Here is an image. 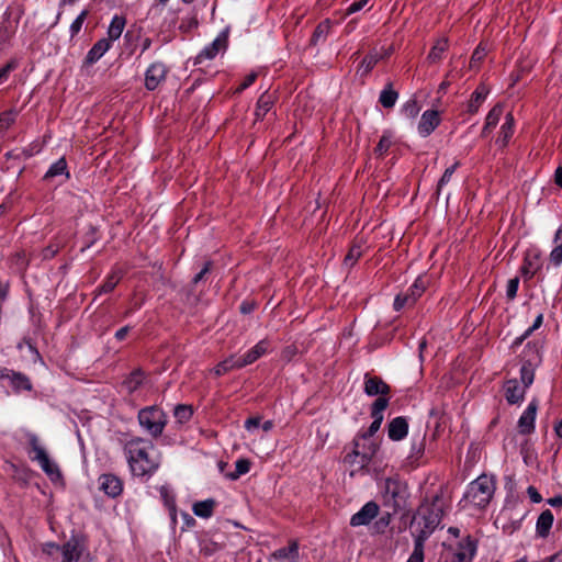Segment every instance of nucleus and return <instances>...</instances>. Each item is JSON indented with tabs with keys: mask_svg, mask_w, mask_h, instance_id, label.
<instances>
[{
	"mask_svg": "<svg viewBox=\"0 0 562 562\" xmlns=\"http://www.w3.org/2000/svg\"><path fill=\"white\" fill-rule=\"evenodd\" d=\"M381 58L382 56L378 52H371L361 61L358 68V74L367 76Z\"/></svg>",
	"mask_w": 562,
	"mask_h": 562,
	"instance_id": "31",
	"label": "nucleus"
},
{
	"mask_svg": "<svg viewBox=\"0 0 562 562\" xmlns=\"http://www.w3.org/2000/svg\"><path fill=\"white\" fill-rule=\"evenodd\" d=\"M330 30V22L328 20L323 21L319 23L312 36V44L316 45L318 42L324 41L326 36L328 35Z\"/></svg>",
	"mask_w": 562,
	"mask_h": 562,
	"instance_id": "36",
	"label": "nucleus"
},
{
	"mask_svg": "<svg viewBox=\"0 0 562 562\" xmlns=\"http://www.w3.org/2000/svg\"><path fill=\"white\" fill-rule=\"evenodd\" d=\"M495 492V482L493 477L481 475L470 483L462 498L464 506L472 505L477 508H484L492 499Z\"/></svg>",
	"mask_w": 562,
	"mask_h": 562,
	"instance_id": "3",
	"label": "nucleus"
},
{
	"mask_svg": "<svg viewBox=\"0 0 562 562\" xmlns=\"http://www.w3.org/2000/svg\"><path fill=\"white\" fill-rule=\"evenodd\" d=\"M519 285V278L515 277L509 279L506 286V295L509 300H514L516 297Z\"/></svg>",
	"mask_w": 562,
	"mask_h": 562,
	"instance_id": "53",
	"label": "nucleus"
},
{
	"mask_svg": "<svg viewBox=\"0 0 562 562\" xmlns=\"http://www.w3.org/2000/svg\"><path fill=\"white\" fill-rule=\"evenodd\" d=\"M553 520H554V517H553V514L551 513L550 509H546L543 510L539 517H538V520H537V525H536V530H537V533L538 536L544 538L549 535V531L553 525Z\"/></svg>",
	"mask_w": 562,
	"mask_h": 562,
	"instance_id": "22",
	"label": "nucleus"
},
{
	"mask_svg": "<svg viewBox=\"0 0 562 562\" xmlns=\"http://www.w3.org/2000/svg\"><path fill=\"white\" fill-rule=\"evenodd\" d=\"M268 342L266 340H260L256 346H254L250 350H248L244 356L238 357L240 363L244 367L254 363L257 359H259L262 355L267 352Z\"/></svg>",
	"mask_w": 562,
	"mask_h": 562,
	"instance_id": "19",
	"label": "nucleus"
},
{
	"mask_svg": "<svg viewBox=\"0 0 562 562\" xmlns=\"http://www.w3.org/2000/svg\"><path fill=\"white\" fill-rule=\"evenodd\" d=\"M419 110L420 108L416 100H408L402 108V112L408 119H414L418 114Z\"/></svg>",
	"mask_w": 562,
	"mask_h": 562,
	"instance_id": "45",
	"label": "nucleus"
},
{
	"mask_svg": "<svg viewBox=\"0 0 562 562\" xmlns=\"http://www.w3.org/2000/svg\"><path fill=\"white\" fill-rule=\"evenodd\" d=\"M61 175H65L66 178H69V172L67 171V162L65 158H59L56 162H54L46 171L44 179L49 180Z\"/></svg>",
	"mask_w": 562,
	"mask_h": 562,
	"instance_id": "32",
	"label": "nucleus"
},
{
	"mask_svg": "<svg viewBox=\"0 0 562 562\" xmlns=\"http://www.w3.org/2000/svg\"><path fill=\"white\" fill-rule=\"evenodd\" d=\"M215 505H216V503L214 499H205V501L196 502L193 505L192 510H193L194 515H196L198 517L210 518L213 515Z\"/></svg>",
	"mask_w": 562,
	"mask_h": 562,
	"instance_id": "28",
	"label": "nucleus"
},
{
	"mask_svg": "<svg viewBox=\"0 0 562 562\" xmlns=\"http://www.w3.org/2000/svg\"><path fill=\"white\" fill-rule=\"evenodd\" d=\"M475 551V542L468 537L465 540L459 542L457 550L449 562H472Z\"/></svg>",
	"mask_w": 562,
	"mask_h": 562,
	"instance_id": "12",
	"label": "nucleus"
},
{
	"mask_svg": "<svg viewBox=\"0 0 562 562\" xmlns=\"http://www.w3.org/2000/svg\"><path fill=\"white\" fill-rule=\"evenodd\" d=\"M488 94V90L484 86H480L471 95L470 101L468 102V112L469 113H476L482 105V103L485 101L486 97Z\"/></svg>",
	"mask_w": 562,
	"mask_h": 562,
	"instance_id": "25",
	"label": "nucleus"
},
{
	"mask_svg": "<svg viewBox=\"0 0 562 562\" xmlns=\"http://www.w3.org/2000/svg\"><path fill=\"white\" fill-rule=\"evenodd\" d=\"M254 308H255V305L249 302H243L239 306V310L243 314H248V313L252 312Z\"/></svg>",
	"mask_w": 562,
	"mask_h": 562,
	"instance_id": "62",
	"label": "nucleus"
},
{
	"mask_svg": "<svg viewBox=\"0 0 562 562\" xmlns=\"http://www.w3.org/2000/svg\"><path fill=\"white\" fill-rule=\"evenodd\" d=\"M88 15V11L83 10L77 18L76 20L71 23L70 25V34H71V37H74L75 35H77L81 27H82V24L86 20Z\"/></svg>",
	"mask_w": 562,
	"mask_h": 562,
	"instance_id": "52",
	"label": "nucleus"
},
{
	"mask_svg": "<svg viewBox=\"0 0 562 562\" xmlns=\"http://www.w3.org/2000/svg\"><path fill=\"white\" fill-rule=\"evenodd\" d=\"M29 443L31 446L32 452L34 453L32 460L36 461L41 469L52 479L56 480L60 477V471L58 465L52 461L45 450V448L41 445L40 439L36 435L29 436Z\"/></svg>",
	"mask_w": 562,
	"mask_h": 562,
	"instance_id": "6",
	"label": "nucleus"
},
{
	"mask_svg": "<svg viewBox=\"0 0 562 562\" xmlns=\"http://www.w3.org/2000/svg\"><path fill=\"white\" fill-rule=\"evenodd\" d=\"M173 414L179 423H186L192 416V408L188 405H178L175 407Z\"/></svg>",
	"mask_w": 562,
	"mask_h": 562,
	"instance_id": "43",
	"label": "nucleus"
},
{
	"mask_svg": "<svg viewBox=\"0 0 562 562\" xmlns=\"http://www.w3.org/2000/svg\"><path fill=\"white\" fill-rule=\"evenodd\" d=\"M554 181L557 186L562 188V166L558 167L554 175Z\"/></svg>",
	"mask_w": 562,
	"mask_h": 562,
	"instance_id": "63",
	"label": "nucleus"
},
{
	"mask_svg": "<svg viewBox=\"0 0 562 562\" xmlns=\"http://www.w3.org/2000/svg\"><path fill=\"white\" fill-rule=\"evenodd\" d=\"M458 167H459V161H456L452 166L448 167V168L445 170V172H443L442 177L440 178V180H439V182H438V186H437V193H439V192H440V190H441V188L450 181V179H451V177H452L453 172L456 171V169H457Z\"/></svg>",
	"mask_w": 562,
	"mask_h": 562,
	"instance_id": "48",
	"label": "nucleus"
},
{
	"mask_svg": "<svg viewBox=\"0 0 562 562\" xmlns=\"http://www.w3.org/2000/svg\"><path fill=\"white\" fill-rule=\"evenodd\" d=\"M121 276L117 272L111 273L104 283L98 288V294L111 292L120 282Z\"/></svg>",
	"mask_w": 562,
	"mask_h": 562,
	"instance_id": "39",
	"label": "nucleus"
},
{
	"mask_svg": "<svg viewBox=\"0 0 562 562\" xmlns=\"http://www.w3.org/2000/svg\"><path fill=\"white\" fill-rule=\"evenodd\" d=\"M414 303L415 302L411 299L409 293L398 294L394 300V310L400 311L405 306H412Z\"/></svg>",
	"mask_w": 562,
	"mask_h": 562,
	"instance_id": "47",
	"label": "nucleus"
},
{
	"mask_svg": "<svg viewBox=\"0 0 562 562\" xmlns=\"http://www.w3.org/2000/svg\"><path fill=\"white\" fill-rule=\"evenodd\" d=\"M546 562H562V550L547 559Z\"/></svg>",
	"mask_w": 562,
	"mask_h": 562,
	"instance_id": "64",
	"label": "nucleus"
},
{
	"mask_svg": "<svg viewBox=\"0 0 562 562\" xmlns=\"http://www.w3.org/2000/svg\"><path fill=\"white\" fill-rule=\"evenodd\" d=\"M211 262H206L203 269L195 274V277L193 278L194 284L199 283L204 278V276L211 270Z\"/></svg>",
	"mask_w": 562,
	"mask_h": 562,
	"instance_id": "59",
	"label": "nucleus"
},
{
	"mask_svg": "<svg viewBox=\"0 0 562 562\" xmlns=\"http://www.w3.org/2000/svg\"><path fill=\"white\" fill-rule=\"evenodd\" d=\"M442 515L443 501L440 495L434 496L431 502H424L412 520L415 540L425 542L440 524Z\"/></svg>",
	"mask_w": 562,
	"mask_h": 562,
	"instance_id": "2",
	"label": "nucleus"
},
{
	"mask_svg": "<svg viewBox=\"0 0 562 562\" xmlns=\"http://www.w3.org/2000/svg\"><path fill=\"white\" fill-rule=\"evenodd\" d=\"M373 422L371 423L370 427L366 432L362 434L361 439L367 440L371 438L381 427V424L383 422V416L372 417Z\"/></svg>",
	"mask_w": 562,
	"mask_h": 562,
	"instance_id": "51",
	"label": "nucleus"
},
{
	"mask_svg": "<svg viewBox=\"0 0 562 562\" xmlns=\"http://www.w3.org/2000/svg\"><path fill=\"white\" fill-rule=\"evenodd\" d=\"M538 409V404L533 400L529 403L522 415L518 420L519 431L521 434H530L535 429V419Z\"/></svg>",
	"mask_w": 562,
	"mask_h": 562,
	"instance_id": "15",
	"label": "nucleus"
},
{
	"mask_svg": "<svg viewBox=\"0 0 562 562\" xmlns=\"http://www.w3.org/2000/svg\"><path fill=\"white\" fill-rule=\"evenodd\" d=\"M425 451L424 438L413 440L411 446V452L407 456V460L411 464H417L419 459L423 457Z\"/></svg>",
	"mask_w": 562,
	"mask_h": 562,
	"instance_id": "33",
	"label": "nucleus"
},
{
	"mask_svg": "<svg viewBox=\"0 0 562 562\" xmlns=\"http://www.w3.org/2000/svg\"><path fill=\"white\" fill-rule=\"evenodd\" d=\"M15 119H16L15 111L10 110V111L3 112L2 114H0V128L1 130L9 128L14 123Z\"/></svg>",
	"mask_w": 562,
	"mask_h": 562,
	"instance_id": "46",
	"label": "nucleus"
},
{
	"mask_svg": "<svg viewBox=\"0 0 562 562\" xmlns=\"http://www.w3.org/2000/svg\"><path fill=\"white\" fill-rule=\"evenodd\" d=\"M541 362L540 350L536 345H527L522 366L520 368V380L525 387H529L535 379V369Z\"/></svg>",
	"mask_w": 562,
	"mask_h": 562,
	"instance_id": "7",
	"label": "nucleus"
},
{
	"mask_svg": "<svg viewBox=\"0 0 562 562\" xmlns=\"http://www.w3.org/2000/svg\"><path fill=\"white\" fill-rule=\"evenodd\" d=\"M485 56L484 48H481L480 46L473 52L471 57V67H473L476 63L481 61L483 57Z\"/></svg>",
	"mask_w": 562,
	"mask_h": 562,
	"instance_id": "58",
	"label": "nucleus"
},
{
	"mask_svg": "<svg viewBox=\"0 0 562 562\" xmlns=\"http://www.w3.org/2000/svg\"><path fill=\"white\" fill-rule=\"evenodd\" d=\"M448 48V40L447 38H440L437 41V43L432 46L428 54V60L430 63H437L442 58L443 53Z\"/></svg>",
	"mask_w": 562,
	"mask_h": 562,
	"instance_id": "34",
	"label": "nucleus"
},
{
	"mask_svg": "<svg viewBox=\"0 0 562 562\" xmlns=\"http://www.w3.org/2000/svg\"><path fill=\"white\" fill-rule=\"evenodd\" d=\"M125 24H126V20L124 16H121V15H114L111 23H110V26L108 29V36H109V41L112 43L113 41H116L117 38H120V36L122 35L123 33V30L125 27Z\"/></svg>",
	"mask_w": 562,
	"mask_h": 562,
	"instance_id": "26",
	"label": "nucleus"
},
{
	"mask_svg": "<svg viewBox=\"0 0 562 562\" xmlns=\"http://www.w3.org/2000/svg\"><path fill=\"white\" fill-rule=\"evenodd\" d=\"M553 244L554 247L549 254V262L557 268L562 265V225L554 233Z\"/></svg>",
	"mask_w": 562,
	"mask_h": 562,
	"instance_id": "21",
	"label": "nucleus"
},
{
	"mask_svg": "<svg viewBox=\"0 0 562 562\" xmlns=\"http://www.w3.org/2000/svg\"><path fill=\"white\" fill-rule=\"evenodd\" d=\"M99 488L110 497L119 496L123 491L121 480L113 474H102L99 477Z\"/></svg>",
	"mask_w": 562,
	"mask_h": 562,
	"instance_id": "13",
	"label": "nucleus"
},
{
	"mask_svg": "<svg viewBox=\"0 0 562 562\" xmlns=\"http://www.w3.org/2000/svg\"><path fill=\"white\" fill-rule=\"evenodd\" d=\"M271 105H272L271 97L267 92L261 94L257 102V109L255 112L256 117L262 119L268 113V111L271 109Z\"/></svg>",
	"mask_w": 562,
	"mask_h": 562,
	"instance_id": "35",
	"label": "nucleus"
},
{
	"mask_svg": "<svg viewBox=\"0 0 562 562\" xmlns=\"http://www.w3.org/2000/svg\"><path fill=\"white\" fill-rule=\"evenodd\" d=\"M9 378L11 380L12 385L16 390H31L30 380L25 375L12 372V374L9 375Z\"/></svg>",
	"mask_w": 562,
	"mask_h": 562,
	"instance_id": "40",
	"label": "nucleus"
},
{
	"mask_svg": "<svg viewBox=\"0 0 562 562\" xmlns=\"http://www.w3.org/2000/svg\"><path fill=\"white\" fill-rule=\"evenodd\" d=\"M256 78H257V72H250L249 75H247L246 78L244 79V81L236 89V92L239 93V92L244 91L245 89H247L248 87H250L254 83V81L256 80Z\"/></svg>",
	"mask_w": 562,
	"mask_h": 562,
	"instance_id": "56",
	"label": "nucleus"
},
{
	"mask_svg": "<svg viewBox=\"0 0 562 562\" xmlns=\"http://www.w3.org/2000/svg\"><path fill=\"white\" fill-rule=\"evenodd\" d=\"M138 424L151 438L161 436L166 425L167 415L158 406H148L138 412Z\"/></svg>",
	"mask_w": 562,
	"mask_h": 562,
	"instance_id": "5",
	"label": "nucleus"
},
{
	"mask_svg": "<svg viewBox=\"0 0 562 562\" xmlns=\"http://www.w3.org/2000/svg\"><path fill=\"white\" fill-rule=\"evenodd\" d=\"M368 2H369V0H356L347 8L346 14L350 15L352 13L360 11L362 8H364L368 4Z\"/></svg>",
	"mask_w": 562,
	"mask_h": 562,
	"instance_id": "55",
	"label": "nucleus"
},
{
	"mask_svg": "<svg viewBox=\"0 0 562 562\" xmlns=\"http://www.w3.org/2000/svg\"><path fill=\"white\" fill-rule=\"evenodd\" d=\"M439 113L435 110H427L423 113L418 123V133L420 136L426 137L430 135L439 125Z\"/></svg>",
	"mask_w": 562,
	"mask_h": 562,
	"instance_id": "14",
	"label": "nucleus"
},
{
	"mask_svg": "<svg viewBox=\"0 0 562 562\" xmlns=\"http://www.w3.org/2000/svg\"><path fill=\"white\" fill-rule=\"evenodd\" d=\"M273 558L277 560H288L290 562H297L299 560V544L292 541L289 547L280 548L273 552Z\"/></svg>",
	"mask_w": 562,
	"mask_h": 562,
	"instance_id": "23",
	"label": "nucleus"
},
{
	"mask_svg": "<svg viewBox=\"0 0 562 562\" xmlns=\"http://www.w3.org/2000/svg\"><path fill=\"white\" fill-rule=\"evenodd\" d=\"M513 134H514V117H513L512 113H507L505 116V122L501 127L499 137L497 138L496 143L499 146L505 147L508 144Z\"/></svg>",
	"mask_w": 562,
	"mask_h": 562,
	"instance_id": "24",
	"label": "nucleus"
},
{
	"mask_svg": "<svg viewBox=\"0 0 562 562\" xmlns=\"http://www.w3.org/2000/svg\"><path fill=\"white\" fill-rule=\"evenodd\" d=\"M240 368H243V366L240 363L239 358L236 357V356H231L229 358H227L224 361L220 362L214 368V373L216 375H222V374H225V373H227L228 371H231L233 369H240Z\"/></svg>",
	"mask_w": 562,
	"mask_h": 562,
	"instance_id": "30",
	"label": "nucleus"
},
{
	"mask_svg": "<svg viewBox=\"0 0 562 562\" xmlns=\"http://www.w3.org/2000/svg\"><path fill=\"white\" fill-rule=\"evenodd\" d=\"M385 492L386 496H390V498L397 505V497H400L402 493V485L397 481L386 480Z\"/></svg>",
	"mask_w": 562,
	"mask_h": 562,
	"instance_id": "38",
	"label": "nucleus"
},
{
	"mask_svg": "<svg viewBox=\"0 0 562 562\" xmlns=\"http://www.w3.org/2000/svg\"><path fill=\"white\" fill-rule=\"evenodd\" d=\"M379 514V506L374 502H368L359 512L350 518V526H368Z\"/></svg>",
	"mask_w": 562,
	"mask_h": 562,
	"instance_id": "10",
	"label": "nucleus"
},
{
	"mask_svg": "<svg viewBox=\"0 0 562 562\" xmlns=\"http://www.w3.org/2000/svg\"><path fill=\"white\" fill-rule=\"evenodd\" d=\"M111 47V42L106 38L99 40L88 52L86 63L92 65L97 63Z\"/></svg>",
	"mask_w": 562,
	"mask_h": 562,
	"instance_id": "20",
	"label": "nucleus"
},
{
	"mask_svg": "<svg viewBox=\"0 0 562 562\" xmlns=\"http://www.w3.org/2000/svg\"><path fill=\"white\" fill-rule=\"evenodd\" d=\"M407 562H424V542L415 540L414 551Z\"/></svg>",
	"mask_w": 562,
	"mask_h": 562,
	"instance_id": "50",
	"label": "nucleus"
},
{
	"mask_svg": "<svg viewBox=\"0 0 562 562\" xmlns=\"http://www.w3.org/2000/svg\"><path fill=\"white\" fill-rule=\"evenodd\" d=\"M58 249L53 246H48L43 250V257L45 259H50L57 254Z\"/></svg>",
	"mask_w": 562,
	"mask_h": 562,
	"instance_id": "61",
	"label": "nucleus"
},
{
	"mask_svg": "<svg viewBox=\"0 0 562 562\" xmlns=\"http://www.w3.org/2000/svg\"><path fill=\"white\" fill-rule=\"evenodd\" d=\"M387 432L390 439L394 441L404 439L408 432L407 420L402 416L395 417L390 422Z\"/></svg>",
	"mask_w": 562,
	"mask_h": 562,
	"instance_id": "17",
	"label": "nucleus"
},
{
	"mask_svg": "<svg viewBox=\"0 0 562 562\" xmlns=\"http://www.w3.org/2000/svg\"><path fill=\"white\" fill-rule=\"evenodd\" d=\"M167 68L162 63L151 64L145 75V86L148 90H155L165 80Z\"/></svg>",
	"mask_w": 562,
	"mask_h": 562,
	"instance_id": "11",
	"label": "nucleus"
},
{
	"mask_svg": "<svg viewBox=\"0 0 562 562\" xmlns=\"http://www.w3.org/2000/svg\"><path fill=\"white\" fill-rule=\"evenodd\" d=\"M542 321H543V316H542V314H539V315L536 317V319H535V322H533L532 326H530V327L525 331V334H524L520 338H518V339L516 340V344H520V342H522V340H524L526 337H528V336H529L533 330H536L537 328H539V327L541 326V324H542Z\"/></svg>",
	"mask_w": 562,
	"mask_h": 562,
	"instance_id": "54",
	"label": "nucleus"
},
{
	"mask_svg": "<svg viewBox=\"0 0 562 562\" xmlns=\"http://www.w3.org/2000/svg\"><path fill=\"white\" fill-rule=\"evenodd\" d=\"M228 42V29L222 31L217 37L205 46L195 57V64H202L205 59H213L221 50H225Z\"/></svg>",
	"mask_w": 562,
	"mask_h": 562,
	"instance_id": "8",
	"label": "nucleus"
},
{
	"mask_svg": "<svg viewBox=\"0 0 562 562\" xmlns=\"http://www.w3.org/2000/svg\"><path fill=\"white\" fill-rule=\"evenodd\" d=\"M85 544L77 538L69 539L63 546H58L53 542L45 543L43 546V553L47 555L52 562H78Z\"/></svg>",
	"mask_w": 562,
	"mask_h": 562,
	"instance_id": "4",
	"label": "nucleus"
},
{
	"mask_svg": "<svg viewBox=\"0 0 562 562\" xmlns=\"http://www.w3.org/2000/svg\"><path fill=\"white\" fill-rule=\"evenodd\" d=\"M390 386L379 376L364 375V393L368 396L387 395Z\"/></svg>",
	"mask_w": 562,
	"mask_h": 562,
	"instance_id": "16",
	"label": "nucleus"
},
{
	"mask_svg": "<svg viewBox=\"0 0 562 562\" xmlns=\"http://www.w3.org/2000/svg\"><path fill=\"white\" fill-rule=\"evenodd\" d=\"M261 419L260 417H250L248 418L246 422H245V428L248 430V431H252L255 430L256 428L260 427L261 426Z\"/></svg>",
	"mask_w": 562,
	"mask_h": 562,
	"instance_id": "57",
	"label": "nucleus"
},
{
	"mask_svg": "<svg viewBox=\"0 0 562 562\" xmlns=\"http://www.w3.org/2000/svg\"><path fill=\"white\" fill-rule=\"evenodd\" d=\"M398 98V93L392 88V83H389L380 93L379 101L383 108L391 109L395 105Z\"/></svg>",
	"mask_w": 562,
	"mask_h": 562,
	"instance_id": "29",
	"label": "nucleus"
},
{
	"mask_svg": "<svg viewBox=\"0 0 562 562\" xmlns=\"http://www.w3.org/2000/svg\"><path fill=\"white\" fill-rule=\"evenodd\" d=\"M356 449L352 453H349L346 457V461L351 465H358L359 469L364 468L373 457L376 451V445L374 442H370L368 448H363L362 451L359 450L360 442H355Z\"/></svg>",
	"mask_w": 562,
	"mask_h": 562,
	"instance_id": "9",
	"label": "nucleus"
},
{
	"mask_svg": "<svg viewBox=\"0 0 562 562\" xmlns=\"http://www.w3.org/2000/svg\"><path fill=\"white\" fill-rule=\"evenodd\" d=\"M387 405H389V398L385 397V395H380V397H378L372 404L371 416L372 417L383 416V411L387 407Z\"/></svg>",
	"mask_w": 562,
	"mask_h": 562,
	"instance_id": "42",
	"label": "nucleus"
},
{
	"mask_svg": "<svg viewBox=\"0 0 562 562\" xmlns=\"http://www.w3.org/2000/svg\"><path fill=\"white\" fill-rule=\"evenodd\" d=\"M250 470V462L247 459H238L235 463V471L227 474L231 480H237L239 476L248 473Z\"/></svg>",
	"mask_w": 562,
	"mask_h": 562,
	"instance_id": "37",
	"label": "nucleus"
},
{
	"mask_svg": "<svg viewBox=\"0 0 562 562\" xmlns=\"http://www.w3.org/2000/svg\"><path fill=\"white\" fill-rule=\"evenodd\" d=\"M526 389L525 385H519L517 380H508L504 385L507 402L509 404H516L522 401Z\"/></svg>",
	"mask_w": 562,
	"mask_h": 562,
	"instance_id": "18",
	"label": "nucleus"
},
{
	"mask_svg": "<svg viewBox=\"0 0 562 562\" xmlns=\"http://www.w3.org/2000/svg\"><path fill=\"white\" fill-rule=\"evenodd\" d=\"M527 493H528V495H529L530 499H531L533 503H540V502H541L542 497H541V495L539 494V492L537 491V488H536V487H533V486H529V487L527 488Z\"/></svg>",
	"mask_w": 562,
	"mask_h": 562,
	"instance_id": "60",
	"label": "nucleus"
},
{
	"mask_svg": "<svg viewBox=\"0 0 562 562\" xmlns=\"http://www.w3.org/2000/svg\"><path fill=\"white\" fill-rule=\"evenodd\" d=\"M124 452L132 473L136 476L150 475L160 465L159 453L153 441L132 437L124 443Z\"/></svg>",
	"mask_w": 562,
	"mask_h": 562,
	"instance_id": "1",
	"label": "nucleus"
},
{
	"mask_svg": "<svg viewBox=\"0 0 562 562\" xmlns=\"http://www.w3.org/2000/svg\"><path fill=\"white\" fill-rule=\"evenodd\" d=\"M426 289V281L419 277L415 280V282L412 284V286L408 289L406 293H409L411 299L414 300V302L417 301V299L423 294V292Z\"/></svg>",
	"mask_w": 562,
	"mask_h": 562,
	"instance_id": "41",
	"label": "nucleus"
},
{
	"mask_svg": "<svg viewBox=\"0 0 562 562\" xmlns=\"http://www.w3.org/2000/svg\"><path fill=\"white\" fill-rule=\"evenodd\" d=\"M503 114V105L496 104L487 114L482 135L485 136L492 128H494Z\"/></svg>",
	"mask_w": 562,
	"mask_h": 562,
	"instance_id": "27",
	"label": "nucleus"
},
{
	"mask_svg": "<svg viewBox=\"0 0 562 562\" xmlns=\"http://www.w3.org/2000/svg\"><path fill=\"white\" fill-rule=\"evenodd\" d=\"M391 145H392L391 134L384 133L375 147V154H378L379 156H383L389 150Z\"/></svg>",
	"mask_w": 562,
	"mask_h": 562,
	"instance_id": "44",
	"label": "nucleus"
},
{
	"mask_svg": "<svg viewBox=\"0 0 562 562\" xmlns=\"http://www.w3.org/2000/svg\"><path fill=\"white\" fill-rule=\"evenodd\" d=\"M361 247L357 245L352 246L347 256L345 257V265L352 267L356 263V261L361 257Z\"/></svg>",
	"mask_w": 562,
	"mask_h": 562,
	"instance_id": "49",
	"label": "nucleus"
}]
</instances>
